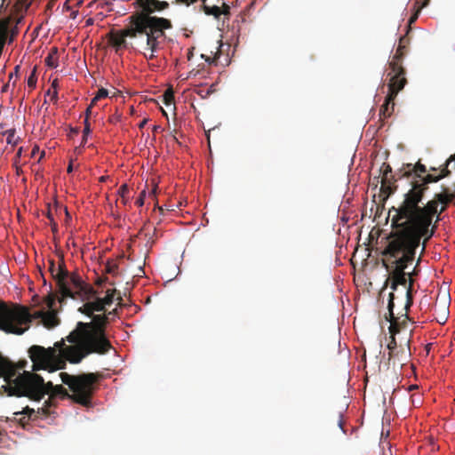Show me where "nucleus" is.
Wrapping results in <instances>:
<instances>
[{
  "mask_svg": "<svg viewBox=\"0 0 455 455\" xmlns=\"http://www.w3.org/2000/svg\"><path fill=\"white\" fill-rule=\"evenodd\" d=\"M91 132V128H90V124H89V121L87 120V118H85L84 120V135H88Z\"/></svg>",
  "mask_w": 455,
  "mask_h": 455,
  "instance_id": "nucleus-40",
  "label": "nucleus"
},
{
  "mask_svg": "<svg viewBox=\"0 0 455 455\" xmlns=\"http://www.w3.org/2000/svg\"><path fill=\"white\" fill-rule=\"evenodd\" d=\"M99 100H96V96H94V97H93V99H92V101H91L90 106H92H92H93V105H95Z\"/></svg>",
  "mask_w": 455,
  "mask_h": 455,
  "instance_id": "nucleus-52",
  "label": "nucleus"
},
{
  "mask_svg": "<svg viewBox=\"0 0 455 455\" xmlns=\"http://www.w3.org/2000/svg\"><path fill=\"white\" fill-rule=\"evenodd\" d=\"M52 225V232H56L58 230V225L55 221L50 223Z\"/></svg>",
  "mask_w": 455,
  "mask_h": 455,
  "instance_id": "nucleus-48",
  "label": "nucleus"
},
{
  "mask_svg": "<svg viewBox=\"0 0 455 455\" xmlns=\"http://www.w3.org/2000/svg\"><path fill=\"white\" fill-rule=\"evenodd\" d=\"M220 8L222 10V14H225V15L229 14L230 8L227 4L223 3L222 7H220Z\"/></svg>",
  "mask_w": 455,
  "mask_h": 455,
  "instance_id": "nucleus-42",
  "label": "nucleus"
},
{
  "mask_svg": "<svg viewBox=\"0 0 455 455\" xmlns=\"http://www.w3.org/2000/svg\"><path fill=\"white\" fill-rule=\"evenodd\" d=\"M387 245L381 254L383 267L389 271L393 267L390 276L386 280L385 286L391 281V289L395 291L398 285H405L407 283V275H409V286L406 291L405 308H409L412 303V289L414 281L412 273H406L407 267L413 263L416 256V251L420 244L405 239L400 235L389 233L387 237Z\"/></svg>",
  "mask_w": 455,
  "mask_h": 455,
  "instance_id": "nucleus-4",
  "label": "nucleus"
},
{
  "mask_svg": "<svg viewBox=\"0 0 455 455\" xmlns=\"http://www.w3.org/2000/svg\"><path fill=\"white\" fill-rule=\"evenodd\" d=\"M148 123V119L147 118H144L140 124H139V128L140 129H143L145 127V125L147 124Z\"/></svg>",
  "mask_w": 455,
  "mask_h": 455,
  "instance_id": "nucleus-45",
  "label": "nucleus"
},
{
  "mask_svg": "<svg viewBox=\"0 0 455 455\" xmlns=\"http://www.w3.org/2000/svg\"><path fill=\"white\" fill-rule=\"evenodd\" d=\"M92 299L93 300L90 299L89 302H90V304L92 306L93 313L94 312L105 311V306L103 305V303L101 301V298H98L95 295Z\"/></svg>",
  "mask_w": 455,
  "mask_h": 455,
  "instance_id": "nucleus-28",
  "label": "nucleus"
},
{
  "mask_svg": "<svg viewBox=\"0 0 455 455\" xmlns=\"http://www.w3.org/2000/svg\"><path fill=\"white\" fill-rule=\"evenodd\" d=\"M137 2L142 10L129 16L128 20L136 25V28L144 30L146 44L152 49V52H157L161 43L166 37L165 31L172 28V23L166 18L152 15L156 12L158 0H137Z\"/></svg>",
  "mask_w": 455,
  "mask_h": 455,
  "instance_id": "nucleus-5",
  "label": "nucleus"
},
{
  "mask_svg": "<svg viewBox=\"0 0 455 455\" xmlns=\"http://www.w3.org/2000/svg\"><path fill=\"white\" fill-rule=\"evenodd\" d=\"M67 171H68V173L72 172V171H73L72 163L69 164V165L68 166V170Z\"/></svg>",
  "mask_w": 455,
  "mask_h": 455,
  "instance_id": "nucleus-56",
  "label": "nucleus"
},
{
  "mask_svg": "<svg viewBox=\"0 0 455 455\" xmlns=\"http://www.w3.org/2000/svg\"><path fill=\"white\" fill-rule=\"evenodd\" d=\"M33 414H35V410L32 408H29L28 406H26L25 408H23V410L21 411L14 412V415H16V416L27 415L28 419H30Z\"/></svg>",
  "mask_w": 455,
  "mask_h": 455,
  "instance_id": "nucleus-33",
  "label": "nucleus"
},
{
  "mask_svg": "<svg viewBox=\"0 0 455 455\" xmlns=\"http://www.w3.org/2000/svg\"><path fill=\"white\" fill-rule=\"evenodd\" d=\"M76 291H77L76 289L73 288V291H74V293L76 295L75 299L79 298L83 301H86L82 307H79V309H78L79 312H81L82 314L86 315L89 317H92L94 313L92 311V306H91L89 300L92 299L94 298L96 291L93 290V293H92L91 298L86 299H83L82 296L78 292H76Z\"/></svg>",
  "mask_w": 455,
  "mask_h": 455,
  "instance_id": "nucleus-20",
  "label": "nucleus"
},
{
  "mask_svg": "<svg viewBox=\"0 0 455 455\" xmlns=\"http://www.w3.org/2000/svg\"><path fill=\"white\" fill-rule=\"evenodd\" d=\"M68 346L65 344L64 339L56 342L53 347L32 346L28 349V354L33 363V371L47 370L52 372L64 369L67 361L69 362V356L66 354Z\"/></svg>",
  "mask_w": 455,
  "mask_h": 455,
  "instance_id": "nucleus-7",
  "label": "nucleus"
},
{
  "mask_svg": "<svg viewBox=\"0 0 455 455\" xmlns=\"http://www.w3.org/2000/svg\"><path fill=\"white\" fill-rule=\"evenodd\" d=\"M156 188H157V187L156 186V187L152 189V191H151V193H150V194H151L152 196H156Z\"/></svg>",
  "mask_w": 455,
  "mask_h": 455,
  "instance_id": "nucleus-57",
  "label": "nucleus"
},
{
  "mask_svg": "<svg viewBox=\"0 0 455 455\" xmlns=\"http://www.w3.org/2000/svg\"><path fill=\"white\" fill-rule=\"evenodd\" d=\"M429 172V173H433V172H435L437 171L440 172V167L439 168H436V167H430L429 170H427Z\"/></svg>",
  "mask_w": 455,
  "mask_h": 455,
  "instance_id": "nucleus-51",
  "label": "nucleus"
},
{
  "mask_svg": "<svg viewBox=\"0 0 455 455\" xmlns=\"http://www.w3.org/2000/svg\"><path fill=\"white\" fill-rule=\"evenodd\" d=\"M9 77H10V79H12V77H14V75L12 73H11Z\"/></svg>",
  "mask_w": 455,
  "mask_h": 455,
  "instance_id": "nucleus-62",
  "label": "nucleus"
},
{
  "mask_svg": "<svg viewBox=\"0 0 455 455\" xmlns=\"http://www.w3.org/2000/svg\"><path fill=\"white\" fill-rule=\"evenodd\" d=\"M55 400L56 399H52V397L49 395V398L44 402V406L38 409L37 412L44 416L50 415V408L55 406Z\"/></svg>",
  "mask_w": 455,
  "mask_h": 455,
  "instance_id": "nucleus-26",
  "label": "nucleus"
},
{
  "mask_svg": "<svg viewBox=\"0 0 455 455\" xmlns=\"http://www.w3.org/2000/svg\"><path fill=\"white\" fill-rule=\"evenodd\" d=\"M395 100H389V95L387 94L384 103L381 105L379 109V119L384 121L386 118L391 116L395 110Z\"/></svg>",
  "mask_w": 455,
  "mask_h": 455,
  "instance_id": "nucleus-19",
  "label": "nucleus"
},
{
  "mask_svg": "<svg viewBox=\"0 0 455 455\" xmlns=\"http://www.w3.org/2000/svg\"><path fill=\"white\" fill-rule=\"evenodd\" d=\"M179 3L184 4L186 5H190L191 4H194L197 2L198 0H177ZM203 6L202 9L206 15H212L215 19H219L220 16L222 14V10L220 7L217 5L213 6H208L205 4L206 0H202Z\"/></svg>",
  "mask_w": 455,
  "mask_h": 455,
  "instance_id": "nucleus-18",
  "label": "nucleus"
},
{
  "mask_svg": "<svg viewBox=\"0 0 455 455\" xmlns=\"http://www.w3.org/2000/svg\"><path fill=\"white\" fill-rule=\"evenodd\" d=\"M46 216H47V219L50 220V223L54 221V218H53V215L51 212V211H48Z\"/></svg>",
  "mask_w": 455,
  "mask_h": 455,
  "instance_id": "nucleus-46",
  "label": "nucleus"
},
{
  "mask_svg": "<svg viewBox=\"0 0 455 455\" xmlns=\"http://www.w3.org/2000/svg\"><path fill=\"white\" fill-rule=\"evenodd\" d=\"M411 356V348H410V340H407L406 342V347H401L398 349L396 347V350L395 351V355H393L392 352L388 353V360L393 361V364H395L396 362L400 365H403L405 362L409 360Z\"/></svg>",
  "mask_w": 455,
  "mask_h": 455,
  "instance_id": "nucleus-17",
  "label": "nucleus"
},
{
  "mask_svg": "<svg viewBox=\"0 0 455 455\" xmlns=\"http://www.w3.org/2000/svg\"><path fill=\"white\" fill-rule=\"evenodd\" d=\"M43 322L46 328L51 329L59 324V319L54 312H48L43 315Z\"/></svg>",
  "mask_w": 455,
  "mask_h": 455,
  "instance_id": "nucleus-22",
  "label": "nucleus"
},
{
  "mask_svg": "<svg viewBox=\"0 0 455 455\" xmlns=\"http://www.w3.org/2000/svg\"><path fill=\"white\" fill-rule=\"evenodd\" d=\"M92 106L89 105V107L86 108V111H85V118H89V116L92 114Z\"/></svg>",
  "mask_w": 455,
  "mask_h": 455,
  "instance_id": "nucleus-47",
  "label": "nucleus"
},
{
  "mask_svg": "<svg viewBox=\"0 0 455 455\" xmlns=\"http://www.w3.org/2000/svg\"><path fill=\"white\" fill-rule=\"evenodd\" d=\"M8 88V84H5L4 87H3V92H5Z\"/></svg>",
  "mask_w": 455,
  "mask_h": 455,
  "instance_id": "nucleus-60",
  "label": "nucleus"
},
{
  "mask_svg": "<svg viewBox=\"0 0 455 455\" xmlns=\"http://www.w3.org/2000/svg\"><path fill=\"white\" fill-rule=\"evenodd\" d=\"M32 315L25 306L0 301V331L20 335L28 330Z\"/></svg>",
  "mask_w": 455,
  "mask_h": 455,
  "instance_id": "nucleus-8",
  "label": "nucleus"
},
{
  "mask_svg": "<svg viewBox=\"0 0 455 455\" xmlns=\"http://www.w3.org/2000/svg\"><path fill=\"white\" fill-rule=\"evenodd\" d=\"M9 77H10V79H12V77H14V75L12 73H11Z\"/></svg>",
  "mask_w": 455,
  "mask_h": 455,
  "instance_id": "nucleus-63",
  "label": "nucleus"
},
{
  "mask_svg": "<svg viewBox=\"0 0 455 455\" xmlns=\"http://www.w3.org/2000/svg\"><path fill=\"white\" fill-rule=\"evenodd\" d=\"M394 297H395L394 293L390 292L389 293V301H388V311H389V315L391 317V319H390L391 325L389 327V331L391 333V340L387 345V348H388L389 352L393 353V355H395V351L396 350V347H397L396 340H395L394 335L395 334V332L398 331V329L395 325L396 319L395 318L394 314H393Z\"/></svg>",
  "mask_w": 455,
  "mask_h": 455,
  "instance_id": "nucleus-16",
  "label": "nucleus"
},
{
  "mask_svg": "<svg viewBox=\"0 0 455 455\" xmlns=\"http://www.w3.org/2000/svg\"><path fill=\"white\" fill-rule=\"evenodd\" d=\"M450 169L451 170V176L454 174V181H453V187L455 188V161L451 163L450 165Z\"/></svg>",
  "mask_w": 455,
  "mask_h": 455,
  "instance_id": "nucleus-44",
  "label": "nucleus"
},
{
  "mask_svg": "<svg viewBox=\"0 0 455 455\" xmlns=\"http://www.w3.org/2000/svg\"><path fill=\"white\" fill-rule=\"evenodd\" d=\"M164 104L169 106L174 101V94L172 89H168L164 94Z\"/></svg>",
  "mask_w": 455,
  "mask_h": 455,
  "instance_id": "nucleus-31",
  "label": "nucleus"
},
{
  "mask_svg": "<svg viewBox=\"0 0 455 455\" xmlns=\"http://www.w3.org/2000/svg\"><path fill=\"white\" fill-rule=\"evenodd\" d=\"M16 131L15 129H9L6 132H4V135H6V142L9 145L16 146L19 141L20 138L15 135Z\"/></svg>",
  "mask_w": 455,
  "mask_h": 455,
  "instance_id": "nucleus-27",
  "label": "nucleus"
},
{
  "mask_svg": "<svg viewBox=\"0 0 455 455\" xmlns=\"http://www.w3.org/2000/svg\"><path fill=\"white\" fill-rule=\"evenodd\" d=\"M145 197H146V191L145 190H142L139 196V197L136 199L135 201V204L139 207H141L144 205V202H145Z\"/></svg>",
  "mask_w": 455,
  "mask_h": 455,
  "instance_id": "nucleus-35",
  "label": "nucleus"
},
{
  "mask_svg": "<svg viewBox=\"0 0 455 455\" xmlns=\"http://www.w3.org/2000/svg\"><path fill=\"white\" fill-rule=\"evenodd\" d=\"M424 194L420 191L409 190L399 207H393L395 212L392 217L391 233L420 244L423 249L426 243L434 235L435 226H432L434 217L439 216L436 198L422 204ZM439 217H437V220Z\"/></svg>",
  "mask_w": 455,
  "mask_h": 455,
  "instance_id": "nucleus-2",
  "label": "nucleus"
},
{
  "mask_svg": "<svg viewBox=\"0 0 455 455\" xmlns=\"http://www.w3.org/2000/svg\"><path fill=\"white\" fill-rule=\"evenodd\" d=\"M58 86L59 82L57 79H54L51 84V87L46 92V95L51 96V100L53 103H56L58 100Z\"/></svg>",
  "mask_w": 455,
  "mask_h": 455,
  "instance_id": "nucleus-25",
  "label": "nucleus"
},
{
  "mask_svg": "<svg viewBox=\"0 0 455 455\" xmlns=\"http://www.w3.org/2000/svg\"><path fill=\"white\" fill-rule=\"evenodd\" d=\"M53 303V300L51 299L50 302H49V307H52V304Z\"/></svg>",
  "mask_w": 455,
  "mask_h": 455,
  "instance_id": "nucleus-64",
  "label": "nucleus"
},
{
  "mask_svg": "<svg viewBox=\"0 0 455 455\" xmlns=\"http://www.w3.org/2000/svg\"><path fill=\"white\" fill-rule=\"evenodd\" d=\"M116 313V309H114L112 311H109L107 315L108 316V320L110 319L111 315H114Z\"/></svg>",
  "mask_w": 455,
  "mask_h": 455,
  "instance_id": "nucleus-53",
  "label": "nucleus"
},
{
  "mask_svg": "<svg viewBox=\"0 0 455 455\" xmlns=\"http://www.w3.org/2000/svg\"><path fill=\"white\" fill-rule=\"evenodd\" d=\"M52 225V232H56L58 230V225L55 221L50 223Z\"/></svg>",
  "mask_w": 455,
  "mask_h": 455,
  "instance_id": "nucleus-49",
  "label": "nucleus"
},
{
  "mask_svg": "<svg viewBox=\"0 0 455 455\" xmlns=\"http://www.w3.org/2000/svg\"><path fill=\"white\" fill-rule=\"evenodd\" d=\"M389 67L394 75L390 78V82L388 84L387 94L389 95V100H395L398 92L404 88L407 84V79L405 77V69L402 67L401 63H398L395 60H391L389 62Z\"/></svg>",
  "mask_w": 455,
  "mask_h": 455,
  "instance_id": "nucleus-9",
  "label": "nucleus"
},
{
  "mask_svg": "<svg viewBox=\"0 0 455 455\" xmlns=\"http://www.w3.org/2000/svg\"><path fill=\"white\" fill-rule=\"evenodd\" d=\"M451 177V172L448 170L444 164L440 166V172L438 174L427 173L422 175L419 180H411V188L409 190L420 191V194H425L428 189V184L436 183L443 178Z\"/></svg>",
  "mask_w": 455,
  "mask_h": 455,
  "instance_id": "nucleus-10",
  "label": "nucleus"
},
{
  "mask_svg": "<svg viewBox=\"0 0 455 455\" xmlns=\"http://www.w3.org/2000/svg\"><path fill=\"white\" fill-rule=\"evenodd\" d=\"M408 44H409V39L405 36H403L400 38L399 45L397 47L396 52L394 55L392 60H395L398 63H401V60L405 54V48Z\"/></svg>",
  "mask_w": 455,
  "mask_h": 455,
  "instance_id": "nucleus-21",
  "label": "nucleus"
},
{
  "mask_svg": "<svg viewBox=\"0 0 455 455\" xmlns=\"http://www.w3.org/2000/svg\"><path fill=\"white\" fill-rule=\"evenodd\" d=\"M26 363L23 362L15 364L0 355V378H4L6 382L3 387L9 396H26L30 400L40 401L48 395L52 399L70 398L84 406L91 404L94 384L98 380L97 374L91 372L70 375L60 372L59 376L61 381L72 392L69 395L62 385H53L52 381L44 382L43 377L35 372L24 371L17 375L18 370L23 369Z\"/></svg>",
  "mask_w": 455,
  "mask_h": 455,
  "instance_id": "nucleus-1",
  "label": "nucleus"
},
{
  "mask_svg": "<svg viewBox=\"0 0 455 455\" xmlns=\"http://www.w3.org/2000/svg\"><path fill=\"white\" fill-rule=\"evenodd\" d=\"M121 202L124 204H126L127 203V197L125 196L124 199L121 198Z\"/></svg>",
  "mask_w": 455,
  "mask_h": 455,
  "instance_id": "nucleus-58",
  "label": "nucleus"
},
{
  "mask_svg": "<svg viewBox=\"0 0 455 455\" xmlns=\"http://www.w3.org/2000/svg\"><path fill=\"white\" fill-rule=\"evenodd\" d=\"M116 292V290H108L107 291L106 296L101 299V301L105 307L110 306L113 304L114 300H115Z\"/></svg>",
  "mask_w": 455,
  "mask_h": 455,
  "instance_id": "nucleus-29",
  "label": "nucleus"
},
{
  "mask_svg": "<svg viewBox=\"0 0 455 455\" xmlns=\"http://www.w3.org/2000/svg\"><path fill=\"white\" fill-rule=\"evenodd\" d=\"M38 150H39V148H38V147H37V146L34 147V148H33V149H32V151H31V156H36V154L38 152Z\"/></svg>",
  "mask_w": 455,
  "mask_h": 455,
  "instance_id": "nucleus-50",
  "label": "nucleus"
},
{
  "mask_svg": "<svg viewBox=\"0 0 455 455\" xmlns=\"http://www.w3.org/2000/svg\"><path fill=\"white\" fill-rule=\"evenodd\" d=\"M22 149H23V148H22V147H20V148L18 149L17 153H16L15 162H14V164H17L18 160L21 157Z\"/></svg>",
  "mask_w": 455,
  "mask_h": 455,
  "instance_id": "nucleus-43",
  "label": "nucleus"
},
{
  "mask_svg": "<svg viewBox=\"0 0 455 455\" xmlns=\"http://www.w3.org/2000/svg\"><path fill=\"white\" fill-rule=\"evenodd\" d=\"M429 1L430 0H415V3H414L415 13L410 18L409 25H411V23L416 21V20L419 17V13L424 7H426L429 4Z\"/></svg>",
  "mask_w": 455,
  "mask_h": 455,
  "instance_id": "nucleus-24",
  "label": "nucleus"
},
{
  "mask_svg": "<svg viewBox=\"0 0 455 455\" xmlns=\"http://www.w3.org/2000/svg\"><path fill=\"white\" fill-rule=\"evenodd\" d=\"M140 36H145L144 30L136 28V25L129 21V25L112 36L110 41L115 47H126V37L136 38Z\"/></svg>",
  "mask_w": 455,
  "mask_h": 455,
  "instance_id": "nucleus-11",
  "label": "nucleus"
},
{
  "mask_svg": "<svg viewBox=\"0 0 455 455\" xmlns=\"http://www.w3.org/2000/svg\"><path fill=\"white\" fill-rule=\"evenodd\" d=\"M455 162V153L453 155H451L446 161L445 163L443 164L445 166H447L448 170L451 172V170L450 169V165L451 164V163Z\"/></svg>",
  "mask_w": 455,
  "mask_h": 455,
  "instance_id": "nucleus-39",
  "label": "nucleus"
},
{
  "mask_svg": "<svg viewBox=\"0 0 455 455\" xmlns=\"http://www.w3.org/2000/svg\"><path fill=\"white\" fill-rule=\"evenodd\" d=\"M117 264L113 261H108L105 267L106 272L111 275H116L117 272Z\"/></svg>",
  "mask_w": 455,
  "mask_h": 455,
  "instance_id": "nucleus-32",
  "label": "nucleus"
},
{
  "mask_svg": "<svg viewBox=\"0 0 455 455\" xmlns=\"http://www.w3.org/2000/svg\"><path fill=\"white\" fill-rule=\"evenodd\" d=\"M44 62L46 66L51 68H55L58 67V48L52 47L46 56Z\"/></svg>",
  "mask_w": 455,
  "mask_h": 455,
  "instance_id": "nucleus-23",
  "label": "nucleus"
},
{
  "mask_svg": "<svg viewBox=\"0 0 455 455\" xmlns=\"http://www.w3.org/2000/svg\"><path fill=\"white\" fill-rule=\"evenodd\" d=\"M107 177L102 176L100 178V181L104 182L106 180Z\"/></svg>",
  "mask_w": 455,
  "mask_h": 455,
  "instance_id": "nucleus-59",
  "label": "nucleus"
},
{
  "mask_svg": "<svg viewBox=\"0 0 455 455\" xmlns=\"http://www.w3.org/2000/svg\"><path fill=\"white\" fill-rule=\"evenodd\" d=\"M147 49L150 51V53H148V54H147V53H145V57H146L148 60H153V59L156 57L155 53H156V52H152V49H151L148 44H147Z\"/></svg>",
  "mask_w": 455,
  "mask_h": 455,
  "instance_id": "nucleus-41",
  "label": "nucleus"
},
{
  "mask_svg": "<svg viewBox=\"0 0 455 455\" xmlns=\"http://www.w3.org/2000/svg\"><path fill=\"white\" fill-rule=\"evenodd\" d=\"M153 132H156L158 130H161V126L159 125H154L153 128Z\"/></svg>",
  "mask_w": 455,
  "mask_h": 455,
  "instance_id": "nucleus-55",
  "label": "nucleus"
},
{
  "mask_svg": "<svg viewBox=\"0 0 455 455\" xmlns=\"http://www.w3.org/2000/svg\"><path fill=\"white\" fill-rule=\"evenodd\" d=\"M92 319L89 323L78 322L66 338L71 343L66 348L70 363H79L92 354L106 355L113 349L106 332L108 315L93 314Z\"/></svg>",
  "mask_w": 455,
  "mask_h": 455,
  "instance_id": "nucleus-3",
  "label": "nucleus"
},
{
  "mask_svg": "<svg viewBox=\"0 0 455 455\" xmlns=\"http://www.w3.org/2000/svg\"><path fill=\"white\" fill-rule=\"evenodd\" d=\"M168 6H169V4L167 2L158 0L156 11L160 12V11L165 10L168 8Z\"/></svg>",
  "mask_w": 455,
  "mask_h": 455,
  "instance_id": "nucleus-38",
  "label": "nucleus"
},
{
  "mask_svg": "<svg viewBox=\"0 0 455 455\" xmlns=\"http://www.w3.org/2000/svg\"><path fill=\"white\" fill-rule=\"evenodd\" d=\"M449 300L446 298L442 299L437 297L436 301L433 307L434 315L436 322L440 324H444L449 315Z\"/></svg>",
  "mask_w": 455,
  "mask_h": 455,
  "instance_id": "nucleus-14",
  "label": "nucleus"
},
{
  "mask_svg": "<svg viewBox=\"0 0 455 455\" xmlns=\"http://www.w3.org/2000/svg\"><path fill=\"white\" fill-rule=\"evenodd\" d=\"M86 137H87V135H84V134L83 135V141H86V140H87Z\"/></svg>",
  "mask_w": 455,
  "mask_h": 455,
  "instance_id": "nucleus-61",
  "label": "nucleus"
},
{
  "mask_svg": "<svg viewBox=\"0 0 455 455\" xmlns=\"http://www.w3.org/2000/svg\"><path fill=\"white\" fill-rule=\"evenodd\" d=\"M379 171L382 174L380 191L386 196H389L395 193L397 188V186L395 185L397 179H395L392 174V168L387 163L382 164Z\"/></svg>",
  "mask_w": 455,
  "mask_h": 455,
  "instance_id": "nucleus-12",
  "label": "nucleus"
},
{
  "mask_svg": "<svg viewBox=\"0 0 455 455\" xmlns=\"http://www.w3.org/2000/svg\"><path fill=\"white\" fill-rule=\"evenodd\" d=\"M108 90L105 88H100V89H99V91L95 96H96V100H101L103 98L108 97Z\"/></svg>",
  "mask_w": 455,
  "mask_h": 455,
  "instance_id": "nucleus-36",
  "label": "nucleus"
},
{
  "mask_svg": "<svg viewBox=\"0 0 455 455\" xmlns=\"http://www.w3.org/2000/svg\"><path fill=\"white\" fill-rule=\"evenodd\" d=\"M36 82H37L36 69V68H34L32 72L30 73L29 76L28 77V81H27L28 86L31 90H33L36 85Z\"/></svg>",
  "mask_w": 455,
  "mask_h": 455,
  "instance_id": "nucleus-30",
  "label": "nucleus"
},
{
  "mask_svg": "<svg viewBox=\"0 0 455 455\" xmlns=\"http://www.w3.org/2000/svg\"><path fill=\"white\" fill-rule=\"evenodd\" d=\"M118 195L121 198L124 199L129 194V188L127 184H123L118 189Z\"/></svg>",
  "mask_w": 455,
  "mask_h": 455,
  "instance_id": "nucleus-34",
  "label": "nucleus"
},
{
  "mask_svg": "<svg viewBox=\"0 0 455 455\" xmlns=\"http://www.w3.org/2000/svg\"><path fill=\"white\" fill-rule=\"evenodd\" d=\"M442 192L437 193L435 195V197L436 198L437 204H442L443 206L441 210L439 211V213H442L445 211L446 206L452 203L455 199V188L453 187V184L451 187L442 185Z\"/></svg>",
  "mask_w": 455,
  "mask_h": 455,
  "instance_id": "nucleus-15",
  "label": "nucleus"
},
{
  "mask_svg": "<svg viewBox=\"0 0 455 455\" xmlns=\"http://www.w3.org/2000/svg\"><path fill=\"white\" fill-rule=\"evenodd\" d=\"M338 426L343 431V433H346V430L344 429V420L341 411L338 413Z\"/></svg>",
  "mask_w": 455,
  "mask_h": 455,
  "instance_id": "nucleus-37",
  "label": "nucleus"
},
{
  "mask_svg": "<svg viewBox=\"0 0 455 455\" xmlns=\"http://www.w3.org/2000/svg\"><path fill=\"white\" fill-rule=\"evenodd\" d=\"M48 265V270L62 297L76 298L73 288L77 290L76 292L82 296L83 299L92 297L93 288L84 283L79 275L69 273L66 268L63 258H61L58 266L55 265L54 259H49Z\"/></svg>",
  "mask_w": 455,
  "mask_h": 455,
  "instance_id": "nucleus-6",
  "label": "nucleus"
},
{
  "mask_svg": "<svg viewBox=\"0 0 455 455\" xmlns=\"http://www.w3.org/2000/svg\"><path fill=\"white\" fill-rule=\"evenodd\" d=\"M53 5H54V0H52V1H50V2L48 3V4H47V8H48V9H52V8L53 7Z\"/></svg>",
  "mask_w": 455,
  "mask_h": 455,
  "instance_id": "nucleus-54",
  "label": "nucleus"
},
{
  "mask_svg": "<svg viewBox=\"0 0 455 455\" xmlns=\"http://www.w3.org/2000/svg\"><path fill=\"white\" fill-rule=\"evenodd\" d=\"M427 169L425 164H421L419 161L417 162L414 165L412 164H406L399 170L397 175L398 178H412V180H419L422 174L427 173Z\"/></svg>",
  "mask_w": 455,
  "mask_h": 455,
  "instance_id": "nucleus-13",
  "label": "nucleus"
}]
</instances>
